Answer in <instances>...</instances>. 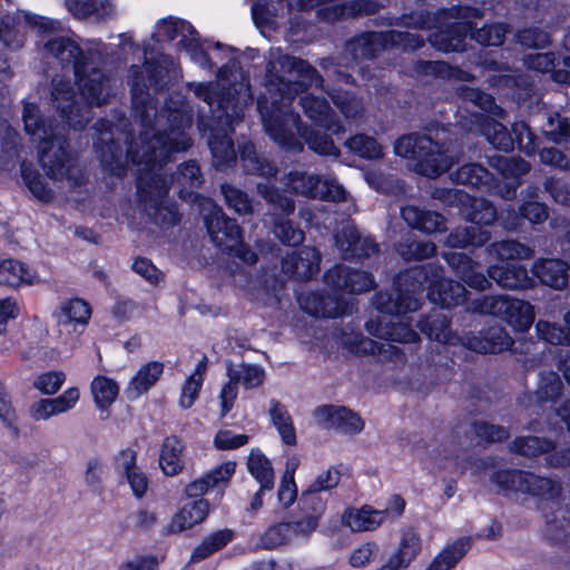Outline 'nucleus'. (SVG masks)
I'll return each mask as SVG.
<instances>
[{
  "label": "nucleus",
  "instance_id": "obj_64",
  "mask_svg": "<svg viewBox=\"0 0 570 570\" xmlns=\"http://www.w3.org/2000/svg\"><path fill=\"white\" fill-rule=\"evenodd\" d=\"M518 41L529 48H541L549 43V37L544 31L527 29L518 35Z\"/></svg>",
  "mask_w": 570,
  "mask_h": 570
},
{
  "label": "nucleus",
  "instance_id": "obj_49",
  "mask_svg": "<svg viewBox=\"0 0 570 570\" xmlns=\"http://www.w3.org/2000/svg\"><path fill=\"white\" fill-rule=\"evenodd\" d=\"M344 411L345 407L335 405H322L313 411V419L317 424L327 429L335 430L338 421L342 420Z\"/></svg>",
  "mask_w": 570,
  "mask_h": 570
},
{
  "label": "nucleus",
  "instance_id": "obj_46",
  "mask_svg": "<svg viewBox=\"0 0 570 570\" xmlns=\"http://www.w3.org/2000/svg\"><path fill=\"white\" fill-rule=\"evenodd\" d=\"M62 371H47L40 373L33 381V387L43 395H55L66 382Z\"/></svg>",
  "mask_w": 570,
  "mask_h": 570
},
{
  "label": "nucleus",
  "instance_id": "obj_18",
  "mask_svg": "<svg viewBox=\"0 0 570 570\" xmlns=\"http://www.w3.org/2000/svg\"><path fill=\"white\" fill-rule=\"evenodd\" d=\"M209 513V503L205 499H197L185 503L173 517L168 524V532L179 533L202 523Z\"/></svg>",
  "mask_w": 570,
  "mask_h": 570
},
{
  "label": "nucleus",
  "instance_id": "obj_16",
  "mask_svg": "<svg viewBox=\"0 0 570 570\" xmlns=\"http://www.w3.org/2000/svg\"><path fill=\"white\" fill-rule=\"evenodd\" d=\"M91 317L90 305L81 298H71L60 303L55 318L60 326L71 327L75 332L82 331Z\"/></svg>",
  "mask_w": 570,
  "mask_h": 570
},
{
  "label": "nucleus",
  "instance_id": "obj_27",
  "mask_svg": "<svg viewBox=\"0 0 570 570\" xmlns=\"http://www.w3.org/2000/svg\"><path fill=\"white\" fill-rule=\"evenodd\" d=\"M421 552L420 535L412 529L405 530L389 559L401 570L407 568Z\"/></svg>",
  "mask_w": 570,
  "mask_h": 570
},
{
  "label": "nucleus",
  "instance_id": "obj_35",
  "mask_svg": "<svg viewBox=\"0 0 570 570\" xmlns=\"http://www.w3.org/2000/svg\"><path fill=\"white\" fill-rule=\"evenodd\" d=\"M534 274L547 286L560 289L568 283V267L558 259L542 261L535 264Z\"/></svg>",
  "mask_w": 570,
  "mask_h": 570
},
{
  "label": "nucleus",
  "instance_id": "obj_40",
  "mask_svg": "<svg viewBox=\"0 0 570 570\" xmlns=\"http://www.w3.org/2000/svg\"><path fill=\"white\" fill-rule=\"evenodd\" d=\"M234 537L233 531L230 530H218L216 532L210 533L194 549L191 554V559L195 561L203 560L215 551L225 547L228 542L232 541Z\"/></svg>",
  "mask_w": 570,
  "mask_h": 570
},
{
  "label": "nucleus",
  "instance_id": "obj_38",
  "mask_svg": "<svg viewBox=\"0 0 570 570\" xmlns=\"http://www.w3.org/2000/svg\"><path fill=\"white\" fill-rule=\"evenodd\" d=\"M320 513H309L301 520L286 522L288 525V539L291 546L305 543L316 531L320 523Z\"/></svg>",
  "mask_w": 570,
  "mask_h": 570
},
{
  "label": "nucleus",
  "instance_id": "obj_28",
  "mask_svg": "<svg viewBox=\"0 0 570 570\" xmlns=\"http://www.w3.org/2000/svg\"><path fill=\"white\" fill-rule=\"evenodd\" d=\"M444 258L470 287L484 289L488 286L489 281L482 274L475 272V264L463 253H445Z\"/></svg>",
  "mask_w": 570,
  "mask_h": 570
},
{
  "label": "nucleus",
  "instance_id": "obj_60",
  "mask_svg": "<svg viewBox=\"0 0 570 570\" xmlns=\"http://www.w3.org/2000/svg\"><path fill=\"white\" fill-rule=\"evenodd\" d=\"M364 422L354 412L345 409L342 420L338 421L335 430L345 435H355L363 431Z\"/></svg>",
  "mask_w": 570,
  "mask_h": 570
},
{
  "label": "nucleus",
  "instance_id": "obj_48",
  "mask_svg": "<svg viewBox=\"0 0 570 570\" xmlns=\"http://www.w3.org/2000/svg\"><path fill=\"white\" fill-rule=\"evenodd\" d=\"M348 147L358 156L375 159L382 156L381 146L371 137L357 135L350 139Z\"/></svg>",
  "mask_w": 570,
  "mask_h": 570
},
{
  "label": "nucleus",
  "instance_id": "obj_41",
  "mask_svg": "<svg viewBox=\"0 0 570 570\" xmlns=\"http://www.w3.org/2000/svg\"><path fill=\"white\" fill-rule=\"evenodd\" d=\"M567 332L547 321H539L535 325L538 336L550 344H570V312L564 315Z\"/></svg>",
  "mask_w": 570,
  "mask_h": 570
},
{
  "label": "nucleus",
  "instance_id": "obj_29",
  "mask_svg": "<svg viewBox=\"0 0 570 570\" xmlns=\"http://www.w3.org/2000/svg\"><path fill=\"white\" fill-rule=\"evenodd\" d=\"M185 444L176 436L166 438L160 450L159 465L166 475H176L184 468Z\"/></svg>",
  "mask_w": 570,
  "mask_h": 570
},
{
  "label": "nucleus",
  "instance_id": "obj_11",
  "mask_svg": "<svg viewBox=\"0 0 570 570\" xmlns=\"http://www.w3.org/2000/svg\"><path fill=\"white\" fill-rule=\"evenodd\" d=\"M154 37L158 41L173 40L180 37L179 43L189 53L190 59L202 67L208 66V58L196 38L193 27L180 19L165 18L155 26Z\"/></svg>",
  "mask_w": 570,
  "mask_h": 570
},
{
  "label": "nucleus",
  "instance_id": "obj_52",
  "mask_svg": "<svg viewBox=\"0 0 570 570\" xmlns=\"http://www.w3.org/2000/svg\"><path fill=\"white\" fill-rule=\"evenodd\" d=\"M551 449V443L537 436L520 438L513 442V450L523 455H537Z\"/></svg>",
  "mask_w": 570,
  "mask_h": 570
},
{
  "label": "nucleus",
  "instance_id": "obj_8",
  "mask_svg": "<svg viewBox=\"0 0 570 570\" xmlns=\"http://www.w3.org/2000/svg\"><path fill=\"white\" fill-rule=\"evenodd\" d=\"M460 202L470 203L471 210L464 209V215L472 225L451 234L448 238V244L452 247L484 244L489 238V234L479 225H488L495 219L497 213L494 207L484 199H472L468 195H461Z\"/></svg>",
  "mask_w": 570,
  "mask_h": 570
},
{
  "label": "nucleus",
  "instance_id": "obj_39",
  "mask_svg": "<svg viewBox=\"0 0 570 570\" xmlns=\"http://www.w3.org/2000/svg\"><path fill=\"white\" fill-rule=\"evenodd\" d=\"M301 104L308 118L320 122L334 134L338 132V129L333 128L330 108L324 99L314 97L313 95H306L301 99Z\"/></svg>",
  "mask_w": 570,
  "mask_h": 570
},
{
  "label": "nucleus",
  "instance_id": "obj_61",
  "mask_svg": "<svg viewBox=\"0 0 570 570\" xmlns=\"http://www.w3.org/2000/svg\"><path fill=\"white\" fill-rule=\"evenodd\" d=\"M379 335L387 341L404 343L415 342L417 338V334L407 324L403 323L394 324L391 328L379 333Z\"/></svg>",
  "mask_w": 570,
  "mask_h": 570
},
{
  "label": "nucleus",
  "instance_id": "obj_59",
  "mask_svg": "<svg viewBox=\"0 0 570 570\" xmlns=\"http://www.w3.org/2000/svg\"><path fill=\"white\" fill-rule=\"evenodd\" d=\"M58 415L73 410L80 400V390L76 386L66 389L60 395L51 397Z\"/></svg>",
  "mask_w": 570,
  "mask_h": 570
},
{
  "label": "nucleus",
  "instance_id": "obj_34",
  "mask_svg": "<svg viewBox=\"0 0 570 570\" xmlns=\"http://www.w3.org/2000/svg\"><path fill=\"white\" fill-rule=\"evenodd\" d=\"M90 392L96 407L100 411H106L117 400L119 385L109 376L96 375L90 383Z\"/></svg>",
  "mask_w": 570,
  "mask_h": 570
},
{
  "label": "nucleus",
  "instance_id": "obj_20",
  "mask_svg": "<svg viewBox=\"0 0 570 570\" xmlns=\"http://www.w3.org/2000/svg\"><path fill=\"white\" fill-rule=\"evenodd\" d=\"M320 261V253L315 248L304 247L286 257L282 267L285 273L306 279L318 271Z\"/></svg>",
  "mask_w": 570,
  "mask_h": 570
},
{
  "label": "nucleus",
  "instance_id": "obj_62",
  "mask_svg": "<svg viewBox=\"0 0 570 570\" xmlns=\"http://www.w3.org/2000/svg\"><path fill=\"white\" fill-rule=\"evenodd\" d=\"M275 236L285 244L297 245L304 236L301 229L294 228L291 222L277 223L274 227Z\"/></svg>",
  "mask_w": 570,
  "mask_h": 570
},
{
  "label": "nucleus",
  "instance_id": "obj_36",
  "mask_svg": "<svg viewBox=\"0 0 570 570\" xmlns=\"http://www.w3.org/2000/svg\"><path fill=\"white\" fill-rule=\"evenodd\" d=\"M336 245L340 249L352 255H370L376 252V245L370 238H361L352 226H346L342 234L336 236Z\"/></svg>",
  "mask_w": 570,
  "mask_h": 570
},
{
  "label": "nucleus",
  "instance_id": "obj_9",
  "mask_svg": "<svg viewBox=\"0 0 570 570\" xmlns=\"http://www.w3.org/2000/svg\"><path fill=\"white\" fill-rule=\"evenodd\" d=\"M473 305L474 311L499 316L518 332L528 331L534 320V308L530 303L508 296L485 297Z\"/></svg>",
  "mask_w": 570,
  "mask_h": 570
},
{
  "label": "nucleus",
  "instance_id": "obj_32",
  "mask_svg": "<svg viewBox=\"0 0 570 570\" xmlns=\"http://www.w3.org/2000/svg\"><path fill=\"white\" fill-rule=\"evenodd\" d=\"M428 295L432 303L443 307H451L465 301L464 287L449 279L433 284Z\"/></svg>",
  "mask_w": 570,
  "mask_h": 570
},
{
  "label": "nucleus",
  "instance_id": "obj_6",
  "mask_svg": "<svg viewBox=\"0 0 570 570\" xmlns=\"http://www.w3.org/2000/svg\"><path fill=\"white\" fill-rule=\"evenodd\" d=\"M200 212L204 216L208 233L218 247L234 253L235 256L246 264L256 262V254L245 246L239 238V227L234 220L225 217L219 207L210 199H204L200 203Z\"/></svg>",
  "mask_w": 570,
  "mask_h": 570
},
{
  "label": "nucleus",
  "instance_id": "obj_14",
  "mask_svg": "<svg viewBox=\"0 0 570 570\" xmlns=\"http://www.w3.org/2000/svg\"><path fill=\"white\" fill-rule=\"evenodd\" d=\"M482 132L489 142L500 150H512L515 145L525 153H530L534 149L532 135L528 126L523 122L514 125L512 136L502 124L494 120H487L482 125Z\"/></svg>",
  "mask_w": 570,
  "mask_h": 570
},
{
  "label": "nucleus",
  "instance_id": "obj_44",
  "mask_svg": "<svg viewBox=\"0 0 570 570\" xmlns=\"http://www.w3.org/2000/svg\"><path fill=\"white\" fill-rule=\"evenodd\" d=\"M376 307L383 313H404L410 311H415L419 307V301L413 297H401L397 296V299H392L390 294H380L376 298Z\"/></svg>",
  "mask_w": 570,
  "mask_h": 570
},
{
  "label": "nucleus",
  "instance_id": "obj_58",
  "mask_svg": "<svg viewBox=\"0 0 570 570\" xmlns=\"http://www.w3.org/2000/svg\"><path fill=\"white\" fill-rule=\"evenodd\" d=\"M223 193L226 203L238 214H247L250 212L252 206L247 196L239 189L232 186H224Z\"/></svg>",
  "mask_w": 570,
  "mask_h": 570
},
{
  "label": "nucleus",
  "instance_id": "obj_51",
  "mask_svg": "<svg viewBox=\"0 0 570 570\" xmlns=\"http://www.w3.org/2000/svg\"><path fill=\"white\" fill-rule=\"evenodd\" d=\"M138 189L144 202L150 200L157 204L167 193V187L159 178H151V183L145 177L139 178Z\"/></svg>",
  "mask_w": 570,
  "mask_h": 570
},
{
  "label": "nucleus",
  "instance_id": "obj_53",
  "mask_svg": "<svg viewBox=\"0 0 570 570\" xmlns=\"http://www.w3.org/2000/svg\"><path fill=\"white\" fill-rule=\"evenodd\" d=\"M236 471V462L227 461L210 470L205 476L210 488L226 487Z\"/></svg>",
  "mask_w": 570,
  "mask_h": 570
},
{
  "label": "nucleus",
  "instance_id": "obj_31",
  "mask_svg": "<svg viewBox=\"0 0 570 570\" xmlns=\"http://www.w3.org/2000/svg\"><path fill=\"white\" fill-rule=\"evenodd\" d=\"M68 10L77 18L106 19L114 14L112 0H65Z\"/></svg>",
  "mask_w": 570,
  "mask_h": 570
},
{
  "label": "nucleus",
  "instance_id": "obj_37",
  "mask_svg": "<svg viewBox=\"0 0 570 570\" xmlns=\"http://www.w3.org/2000/svg\"><path fill=\"white\" fill-rule=\"evenodd\" d=\"M469 541L459 539L444 547L425 570H451L469 550Z\"/></svg>",
  "mask_w": 570,
  "mask_h": 570
},
{
  "label": "nucleus",
  "instance_id": "obj_47",
  "mask_svg": "<svg viewBox=\"0 0 570 570\" xmlns=\"http://www.w3.org/2000/svg\"><path fill=\"white\" fill-rule=\"evenodd\" d=\"M209 147L216 167L227 165L229 161L235 159L232 141L226 135H214L209 140Z\"/></svg>",
  "mask_w": 570,
  "mask_h": 570
},
{
  "label": "nucleus",
  "instance_id": "obj_1",
  "mask_svg": "<svg viewBox=\"0 0 570 570\" xmlns=\"http://www.w3.org/2000/svg\"><path fill=\"white\" fill-rule=\"evenodd\" d=\"M283 69L288 68L287 81L283 78L279 80L277 91L282 97V104L276 101L272 102V108L267 106L265 100L258 101V110L263 120L264 128L269 137L278 145L287 149H301L302 145L295 138L294 130L299 137L304 138L312 150L321 155H337V148L327 136H320L313 132L307 134L306 129H302L297 124V117L288 114L286 110V102L292 99V87H320L322 79L311 66L306 62L283 57L278 61Z\"/></svg>",
  "mask_w": 570,
  "mask_h": 570
},
{
  "label": "nucleus",
  "instance_id": "obj_10",
  "mask_svg": "<svg viewBox=\"0 0 570 570\" xmlns=\"http://www.w3.org/2000/svg\"><path fill=\"white\" fill-rule=\"evenodd\" d=\"M463 32L460 30L455 33L452 31L438 32L431 36L432 45L441 51H460L464 49V39L468 32L471 37L484 46H499L503 42L507 29L503 24L485 26L475 32H472L471 23H464Z\"/></svg>",
  "mask_w": 570,
  "mask_h": 570
},
{
  "label": "nucleus",
  "instance_id": "obj_12",
  "mask_svg": "<svg viewBox=\"0 0 570 570\" xmlns=\"http://www.w3.org/2000/svg\"><path fill=\"white\" fill-rule=\"evenodd\" d=\"M294 193L305 196L341 202L346 197L345 189L333 178H320L305 171H292L285 183Z\"/></svg>",
  "mask_w": 570,
  "mask_h": 570
},
{
  "label": "nucleus",
  "instance_id": "obj_33",
  "mask_svg": "<svg viewBox=\"0 0 570 570\" xmlns=\"http://www.w3.org/2000/svg\"><path fill=\"white\" fill-rule=\"evenodd\" d=\"M36 281V273L26 264L4 259L0 262V284L9 287H18L23 284H32Z\"/></svg>",
  "mask_w": 570,
  "mask_h": 570
},
{
  "label": "nucleus",
  "instance_id": "obj_43",
  "mask_svg": "<svg viewBox=\"0 0 570 570\" xmlns=\"http://www.w3.org/2000/svg\"><path fill=\"white\" fill-rule=\"evenodd\" d=\"M453 180L462 185L479 187L490 181V174L480 165L468 164L454 173Z\"/></svg>",
  "mask_w": 570,
  "mask_h": 570
},
{
  "label": "nucleus",
  "instance_id": "obj_17",
  "mask_svg": "<svg viewBox=\"0 0 570 570\" xmlns=\"http://www.w3.org/2000/svg\"><path fill=\"white\" fill-rule=\"evenodd\" d=\"M193 89L195 95L207 102L209 107H213V105L216 102L218 108L224 111L226 120H230L232 118L229 110L236 114V109L238 108L239 102L243 101L246 104V101L249 99L248 86L245 83L239 86V90H234L238 95L237 98L230 94H228L227 97L220 96L212 90L210 85L196 83L193 85Z\"/></svg>",
  "mask_w": 570,
  "mask_h": 570
},
{
  "label": "nucleus",
  "instance_id": "obj_55",
  "mask_svg": "<svg viewBox=\"0 0 570 570\" xmlns=\"http://www.w3.org/2000/svg\"><path fill=\"white\" fill-rule=\"evenodd\" d=\"M114 462L116 471L124 478L140 469L137 464V452L131 448L120 450Z\"/></svg>",
  "mask_w": 570,
  "mask_h": 570
},
{
  "label": "nucleus",
  "instance_id": "obj_42",
  "mask_svg": "<svg viewBox=\"0 0 570 570\" xmlns=\"http://www.w3.org/2000/svg\"><path fill=\"white\" fill-rule=\"evenodd\" d=\"M229 379L239 382L246 389H256L263 384L265 371L258 365L242 364L237 368H229Z\"/></svg>",
  "mask_w": 570,
  "mask_h": 570
},
{
  "label": "nucleus",
  "instance_id": "obj_22",
  "mask_svg": "<svg viewBox=\"0 0 570 570\" xmlns=\"http://www.w3.org/2000/svg\"><path fill=\"white\" fill-rule=\"evenodd\" d=\"M51 95L53 105L60 110L62 117H66L72 127L80 128L81 121L76 120V117L82 111V107L71 92L69 82L63 79H53Z\"/></svg>",
  "mask_w": 570,
  "mask_h": 570
},
{
  "label": "nucleus",
  "instance_id": "obj_3",
  "mask_svg": "<svg viewBox=\"0 0 570 570\" xmlns=\"http://www.w3.org/2000/svg\"><path fill=\"white\" fill-rule=\"evenodd\" d=\"M191 124V117L185 110L168 108L156 119L157 131L150 136L146 128L141 134L142 151L129 150L128 157L132 163L145 164L153 170L156 161H161L171 151L185 150L189 137L184 128Z\"/></svg>",
  "mask_w": 570,
  "mask_h": 570
},
{
  "label": "nucleus",
  "instance_id": "obj_45",
  "mask_svg": "<svg viewBox=\"0 0 570 570\" xmlns=\"http://www.w3.org/2000/svg\"><path fill=\"white\" fill-rule=\"evenodd\" d=\"M288 525L279 522L268 527L259 537L258 546L264 549H275L282 546H291L288 539Z\"/></svg>",
  "mask_w": 570,
  "mask_h": 570
},
{
  "label": "nucleus",
  "instance_id": "obj_26",
  "mask_svg": "<svg viewBox=\"0 0 570 570\" xmlns=\"http://www.w3.org/2000/svg\"><path fill=\"white\" fill-rule=\"evenodd\" d=\"M206 368L207 357L203 356L195 365L193 373L186 377L181 385L178 399V405L180 409L188 410L197 401L204 383Z\"/></svg>",
  "mask_w": 570,
  "mask_h": 570
},
{
  "label": "nucleus",
  "instance_id": "obj_5",
  "mask_svg": "<svg viewBox=\"0 0 570 570\" xmlns=\"http://www.w3.org/2000/svg\"><path fill=\"white\" fill-rule=\"evenodd\" d=\"M394 148L399 156L415 160L416 170L425 176L441 175L452 164L444 148L426 136H404L396 141Z\"/></svg>",
  "mask_w": 570,
  "mask_h": 570
},
{
  "label": "nucleus",
  "instance_id": "obj_30",
  "mask_svg": "<svg viewBox=\"0 0 570 570\" xmlns=\"http://www.w3.org/2000/svg\"><path fill=\"white\" fill-rule=\"evenodd\" d=\"M299 304L304 311L315 316L336 317L346 312L336 298L316 293L302 296Z\"/></svg>",
  "mask_w": 570,
  "mask_h": 570
},
{
  "label": "nucleus",
  "instance_id": "obj_25",
  "mask_svg": "<svg viewBox=\"0 0 570 570\" xmlns=\"http://www.w3.org/2000/svg\"><path fill=\"white\" fill-rule=\"evenodd\" d=\"M466 345L479 353H500L511 347L512 340L503 328L492 327L484 336L469 338Z\"/></svg>",
  "mask_w": 570,
  "mask_h": 570
},
{
  "label": "nucleus",
  "instance_id": "obj_50",
  "mask_svg": "<svg viewBox=\"0 0 570 570\" xmlns=\"http://www.w3.org/2000/svg\"><path fill=\"white\" fill-rule=\"evenodd\" d=\"M422 332H424L431 340L444 344H453L455 336L449 328V323L445 318L434 320L432 324L422 325Z\"/></svg>",
  "mask_w": 570,
  "mask_h": 570
},
{
  "label": "nucleus",
  "instance_id": "obj_2",
  "mask_svg": "<svg viewBox=\"0 0 570 570\" xmlns=\"http://www.w3.org/2000/svg\"><path fill=\"white\" fill-rule=\"evenodd\" d=\"M22 22L32 30L42 35L40 42L50 55L61 62L72 63L77 86L83 100L92 105H101L107 101L110 89L100 70L89 66L87 58L73 39L63 33H57L60 23L43 17L20 14L17 19L7 18L0 21V39L7 45L11 43V32L20 28Z\"/></svg>",
  "mask_w": 570,
  "mask_h": 570
},
{
  "label": "nucleus",
  "instance_id": "obj_19",
  "mask_svg": "<svg viewBox=\"0 0 570 570\" xmlns=\"http://www.w3.org/2000/svg\"><path fill=\"white\" fill-rule=\"evenodd\" d=\"M385 521V512L365 504L362 508H347L341 522L354 532L373 531Z\"/></svg>",
  "mask_w": 570,
  "mask_h": 570
},
{
  "label": "nucleus",
  "instance_id": "obj_57",
  "mask_svg": "<svg viewBox=\"0 0 570 570\" xmlns=\"http://www.w3.org/2000/svg\"><path fill=\"white\" fill-rule=\"evenodd\" d=\"M248 442L246 434H237L228 430L218 431L214 438V445L218 450H234Z\"/></svg>",
  "mask_w": 570,
  "mask_h": 570
},
{
  "label": "nucleus",
  "instance_id": "obj_7",
  "mask_svg": "<svg viewBox=\"0 0 570 570\" xmlns=\"http://www.w3.org/2000/svg\"><path fill=\"white\" fill-rule=\"evenodd\" d=\"M531 249L517 243V242H500L491 245L489 255L495 257L498 261L505 263L507 266H499L491 264L489 266V275L500 286L507 288H525L532 283L527 271L514 264H509V261L529 258Z\"/></svg>",
  "mask_w": 570,
  "mask_h": 570
},
{
  "label": "nucleus",
  "instance_id": "obj_21",
  "mask_svg": "<svg viewBox=\"0 0 570 570\" xmlns=\"http://www.w3.org/2000/svg\"><path fill=\"white\" fill-rule=\"evenodd\" d=\"M164 373V364L157 361L141 365L130 379L125 390L128 400H137L147 393L160 379Z\"/></svg>",
  "mask_w": 570,
  "mask_h": 570
},
{
  "label": "nucleus",
  "instance_id": "obj_56",
  "mask_svg": "<svg viewBox=\"0 0 570 570\" xmlns=\"http://www.w3.org/2000/svg\"><path fill=\"white\" fill-rule=\"evenodd\" d=\"M21 170L23 180L35 197L43 202H47L52 197L51 190L38 174L30 173L26 166H22Z\"/></svg>",
  "mask_w": 570,
  "mask_h": 570
},
{
  "label": "nucleus",
  "instance_id": "obj_63",
  "mask_svg": "<svg viewBox=\"0 0 570 570\" xmlns=\"http://www.w3.org/2000/svg\"><path fill=\"white\" fill-rule=\"evenodd\" d=\"M132 269L153 284H157L163 279V273L146 258L135 259Z\"/></svg>",
  "mask_w": 570,
  "mask_h": 570
},
{
  "label": "nucleus",
  "instance_id": "obj_4",
  "mask_svg": "<svg viewBox=\"0 0 570 570\" xmlns=\"http://www.w3.org/2000/svg\"><path fill=\"white\" fill-rule=\"evenodd\" d=\"M22 119L26 132L38 144L39 159L47 174L52 178H61L69 174V158L62 142L51 127L42 122L38 107L24 104Z\"/></svg>",
  "mask_w": 570,
  "mask_h": 570
},
{
  "label": "nucleus",
  "instance_id": "obj_15",
  "mask_svg": "<svg viewBox=\"0 0 570 570\" xmlns=\"http://www.w3.org/2000/svg\"><path fill=\"white\" fill-rule=\"evenodd\" d=\"M325 281L334 288L351 293L365 292L373 286L371 275L365 272L350 271L343 266H336L330 269L325 274Z\"/></svg>",
  "mask_w": 570,
  "mask_h": 570
},
{
  "label": "nucleus",
  "instance_id": "obj_13",
  "mask_svg": "<svg viewBox=\"0 0 570 570\" xmlns=\"http://www.w3.org/2000/svg\"><path fill=\"white\" fill-rule=\"evenodd\" d=\"M497 482L503 490L521 492L543 499L553 498L559 493V488L552 480L522 471L500 472L497 476Z\"/></svg>",
  "mask_w": 570,
  "mask_h": 570
},
{
  "label": "nucleus",
  "instance_id": "obj_23",
  "mask_svg": "<svg viewBox=\"0 0 570 570\" xmlns=\"http://www.w3.org/2000/svg\"><path fill=\"white\" fill-rule=\"evenodd\" d=\"M268 415L282 442L286 445H295L297 441L296 430L286 406L279 401L272 399L268 402Z\"/></svg>",
  "mask_w": 570,
  "mask_h": 570
},
{
  "label": "nucleus",
  "instance_id": "obj_24",
  "mask_svg": "<svg viewBox=\"0 0 570 570\" xmlns=\"http://www.w3.org/2000/svg\"><path fill=\"white\" fill-rule=\"evenodd\" d=\"M246 468L252 478L263 487V489H273L275 483V472L272 461L257 448L250 449Z\"/></svg>",
  "mask_w": 570,
  "mask_h": 570
},
{
  "label": "nucleus",
  "instance_id": "obj_54",
  "mask_svg": "<svg viewBox=\"0 0 570 570\" xmlns=\"http://www.w3.org/2000/svg\"><path fill=\"white\" fill-rule=\"evenodd\" d=\"M377 550V546L374 542L361 544L351 552L348 557L350 566L353 568H365L374 560Z\"/></svg>",
  "mask_w": 570,
  "mask_h": 570
}]
</instances>
